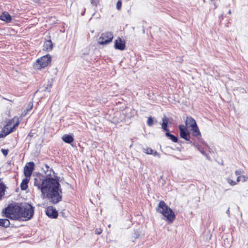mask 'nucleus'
<instances>
[{
	"instance_id": "obj_1",
	"label": "nucleus",
	"mask_w": 248,
	"mask_h": 248,
	"mask_svg": "<svg viewBox=\"0 0 248 248\" xmlns=\"http://www.w3.org/2000/svg\"><path fill=\"white\" fill-rule=\"evenodd\" d=\"M34 185L41 191L42 198H47L52 204H56L62 199V189L58 180L47 178L41 180L35 178Z\"/></svg>"
},
{
	"instance_id": "obj_2",
	"label": "nucleus",
	"mask_w": 248,
	"mask_h": 248,
	"mask_svg": "<svg viewBox=\"0 0 248 248\" xmlns=\"http://www.w3.org/2000/svg\"><path fill=\"white\" fill-rule=\"evenodd\" d=\"M156 211L162 215L163 219L168 224L172 223L175 219L176 216L174 212L163 201H160Z\"/></svg>"
},
{
	"instance_id": "obj_3",
	"label": "nucleus",
	"mask_w": 248,
	"mask_h": 248,
	"mask_svg": "<svg viewBox=\"0 0 248 248\" xmlns=\"http://www.w3.org/2000/svg\"><path fill=\"white\" fill-rule=\"evenodd\" d=\"M20 205H15L13 206H9L5 208L3 211L5 217L14 220L21 219L20 216Z\"/></svg>"
},
{
	"instance_id": "obj_4",
	"label": "nucleus",
	"mask_w": 248,
	"mask_h": 248,
	"mask_svg": "<svg viewBox=\"0 0 248 248\" xmlns=\"http://www.w3.org/2000/svg\"><path fill=\"white\" fill-rule=\"evenodd\" d=\"M18 124V118L15 117L2 128V131L0 133V138H4L10 133L12 132L14 129L17 126Z\"/></svg>"
},
{
	"instance_id": "obj_5",
	"label": "nucleus",
	"mask_w": 248,
	"mask_h": 248,
	"mask_svg": "<svg viewBox=\"0 0 248 248\" xmlns=\"http://www.w3.org/2000/svg\"><path fill=\"white\" fill-rule=\"evenodd\" d=\"M20 210V216L22 220H28L31 219L33 215V208L29 204H21Z\"/></svg>"
},
{
	"instance_id": "obj_6",
	"label": "nucleus",
	"mask_w": 248,
	"mask_h": 248,
	"mask_svg": "<svg viewBox=\"0 0 248 248\" xmlns=\"http://www.w3.org/2000/svg\"><path fill=\"white\" fill-rule=\"evenodd\" d=\"M51 62V57L50 55L43 56L38 59L34 64L33 67L36 69L40 70L47 66Z\"/></svg>"
},
{
	"instance_id": "obj_7",
	"label": "nucleus",
	"mask_w": 248,
	"mask_h": 248,
	"mask_svg": "<svg viewBox=\"0 0 248 248\" xmlns=\"http://www.w3.org/2000/svg\"><path fill=\"white\" fill-rule=\"evenodd\" d=\"M186 126L190 127L192 132V135L195 137L201 136V133L197 125L195 120L191 117L188 116L186 117Z\"/></svg>"
},
{
	"instance_id": "obj_8",
	"label": "nucleus",
	"mask_w": 248,
	"mask_h": 248,
	"mask_svg": "<svg viewBox=\"0 0 248 248\" xmlns=\"http://www.w3.org/2000/svg\"><path fill=\"white\" fill-rule=\"evenodd\" d=\"M113 38V34L111 32H106L101 34L98 43L101 45H106L110 43Z\"/></svg>"
},
{
	"instance_id": "obj_9",
	"label": "nucleus",
	"mask_w": 248,
	"mask_h": 248,
	"mask_svg": "<svg viewBox=\"0 0 248 248\" xmlns=\"http://www.w3.org/2000/svg\"><path fill=\"white\" fill-rule=\"evenodd\" d=\"M179 129L180 137L186 140L189 141L190 140V136L189 131L186 126L184 125H180Z\"/></svg>"
},
{
	"instance_id": "obj_10",
	"label": "nucleus",
	"mask_w": 248,
	"mask_h": 248,
	"mask_svg": "<svg viewBox=\"0 0 248 248\" xmlns=\"http://www.w3.org/2000/svg\"><path fill=\"white\" fill-rule=\"evenodd\" d=\"M34 166V164L33 162H30L27 163L24 170V175L26 177H30L33 170Z\"/></svg>"
},
{
	"instance_id": "obj_11",
	"label": "nucleus",
	"mask_w": 248,
	"mask_h": 248,
	"mask_svg": "<svg viewBox=\"0 0 248 248\" xmlns=\"http://www.w3.org/2000/svg\"><path fill=\"white\" fill-rule=\"evenodd\" d=\"M52 86V82L49 81L47 84L44 85L42 87L40 88V89H38L36 93H49L51 91Z\"/></svg>"
},
{
	"instance_id": "obj_12",
	"label": "nucleus",
	"mask_w": 248,
	"mask_h": 248,
	"mask_svg": "<svg viewBox=\"0 0 248 248\" xmlns=\"http://www.w3.org/2000/svg\"><path fill=\"white\" fill-rule=\"evenodd\" d=\"M125 44L124 41L119 37L115 41L114 48L116 49L123 50L125 48Z\"/></svg>"
},
{
	"instance_id": "obj_13",
	"label": "nucleus",
	"mask_w": 248,
	"mask_h": 248,
	"mask_svg": "<svg viewBox=\"0 0 248 248\" xmlns=\"http://www.w3.org/2000/svg\"><path fill=\"white\" fill-rule=\"evenodd\" d=\"M46 215L52 218H57L58 215L57 211L52 206L48 207L46 210Z\"/></svg>"
},
{
	"instance_id": "obj_14",
	"label": "nucleus",
	"mask_w": 248,
	"mask_h": 248,
	"mask_svg": "<svg viewBox=\"0 0 248 248\" xmlns=\"http://www.w3.org/2000/svg\"><path fill=\"white\" fill-rule=\"evenodd\" d=\"M0 19L7 23H9L11 22L12 18L8 12H4L2 13L1 15L0 16Z\"/></svg>"
},
{
	"instance_id": "obj_15",
	"label": "nucleus",
	"mask_w": 248,
	"mask_h": 248,
	"mask_svg": "<svg viewBox=\"0 0 248 248\" xmlns=\"http://www.w3.org/2000/svg\"><path fill=\"white\" fill-rule=\"evenodd\" d=\"M53 48V43L51 40L46 41L44 44V49L46 51H49L52 50Z\"/></svg>"
},
{
	"instance_id": "obj_16",
	"label": "nucleus",
	"mask_w": 248,
	"mask_h": 248,
	"mask_svg": "<svg viewBox=\"0 0 248 248\" xmlns=\"http://www.w3.org/2000/svg\"><path fill=\"white\" fill-rule=\"evenodd\" d=\"M29 178H30L26 177V178L24 179L21 183L20 187L22 190H25L27 189L28 186V184L29 182Z\"/></svg>"
},
{
	"instance_id": "obj_17",
	"label": "nucleus",
	"mask_w": 248,
	"mask_h": 248,
	"mask_svg": "<svg viewBox=\"0 0 248 248\" xmlns=\"http://www.w3.org/2000/svg\"><path fill=\"white\" fill-rule=\"evenodd\" d=\"M62 139L65 142L68 143H70L74 140L73 137L69 135H63L62 137Z\"/></svg>"
},
{
	"instance_id": "obj_18",
	"label": "nucleus",
	"mask_w": 248,
	"mask_h": 248,
	"mask_svg": "<svg viewBox=\"0 0 248 248\" xmlns=\"http://www.w3.org/2000/svg\"><path fill=\"white\" fill-rule=\"evenodd\" d=\"M10 225V221L8 219H0V226L8 227Z\"/></svg>"
},
{
	"instance_id": "obj_19",
	"label": "nucleus",
	"mask_w": 248,
	"mask_h": 248,
	"mask_svg": "<svg viewBox=\"0 0 248 248\" xmlns=\"http://www.w3.org/2000/svg\"><path fill=\"white\" fill-rule=\"evenodd\" d=\"M168 121H169L168 118L166 116L164 117L162 119L163 123L162 124V127L164 130L167 131H168L167 127V124L168 123Z\"/></svg>"
},
{
	"instance_id": "obj_20",
	"label": "nucleus",
	"mask_w": 248,
	"mask_h": 248,
	"mask_svg": "<svg viewBox=\"0 0 248 248\" xmlns=\"http://www.w3.org/2000/svg\"><path fill=\"white\" fill-rule=\"evenodd\" d=\"M166 136L168 137H169L170 139L173 142H177V138L175 136L170 134L169 132H167L166 133Z\"/></svg>"
},
{
	"instance_id": "obj_21",
	"label": "nucleus",
	"mask_w": 248,
	"mask_h": 248,
	"mask_svg": "<svg viewBox=\"0 0 248 248\" xmlns=\"http://www.w3.org/2000/svg\"><path fill=\"white\" fill-rule=\"evenodd\" d=\"M143 151L144 153L147 155H152L153 153V151L151 148L147 147L146 148H143Z\"/></svg>"
},
{
	"instance_id": "obj_22",
	"label": "nucleus",
	"mask_w": 248,
	"mask_h": 248,
	"mask_svg": "<svg viewBox=\"0 0 248 248\" xmlns=\"http://www.w3.org/2000/svg\"><path fill=\"white\" fill-rule=\"evenodd\" d=\"M5 190V186L3 185L0 184V198L4 194Z\"/></svg>"
},
{
	"instance_id": "obj_23",
	"label": "nucleus",
	"mask_w": 248,
	"mask_h": 248,
	"mask_svg": "<svg viewBox=\"0 0 248 248\" xmlns=\"http://www.w3.org/2000/svg\"><path fill=\"white\" fill-rule=\"evenodd\" d=\"M227 181L231 186H233L237 185V182L233 180H232L230 178H228L227 179Z\"/></svg>"
},
{
	"instance_id": "obj_24",
	"label": "nucleus",
	"mask_w": 248,
	"mask_h": 248,
	"mask_svg": "<svg viewBox=\"0 0 248 248\" xmlns=\"http://www.w3.org/2000/svg\"><path fill=\"white\" fill-rule=\"evenodd\" d=\"M147 124L150 126H152L153 124V120L151 117L148 118Z\"/></svg>"
},
{
	"instance_id": "obj_25",
	"label": "nucleus",
	"mask_w": 248,
	"mask_h": 248,
	"mask_svg": "<svg viewBox=\"0 0 248 248\" xmlns=\"http://www.w3.org/2000/svg\"><path fill=\"white\" fill-rule=\"evenodd\" d=\"M91 2L92 4H93L94 6H96L99 4V0H91Z\"/></svg>"
},
{
	"instance_id": "obj_26",
	"label": "nucleus",
	"mask_w": 248,
	"mask_h": 248,
	"mask_svg": "<svg viewBox=\"0 0 248 248\" xmlns=\"http://www.w3.org/2000/svg\"><path fill=\"white\" fill-rule=\"evenodd\" d=\"M243 172H244V171L242 170H236L235 171V173L236 175H237L238 176H240V175L242 174V173H243Z\"/></svg>"
},
{
	"instance_id": "obj_27",
	"label": "nucleus",
	"mask_w": 248,
	"mask_h": 248,
	"mask_svg": "<svg viewBox=\"0 0 248 248\" xmlns=\"http://www.w3.org/2000/svg\"><path fill=\"white\" fill-rule=\"evenodd\" d=\"M1 152H2V154H3V155L5 156H6L8 155V150L2 149H1Z\"/></svg>"
},
{
	"instance_id": "obj_28",
	"label": "nucleus",
	"mask_w": 248,
	"mask_h": 248,
	"mask_svg": "<svg viewBox=\"0 0 248 248\" xmlns=\"http://www.w3.org/2000/svg\"><path fill=\"white\" fill-rule=\"evenodd\" d=\"M152 155H153L154 156H157L159 158L160 157L159 154L156 151H154V150L153 151V153Z\"/></svg>"
},
{
	"instance_id": "obj_29",
	"label": "nucleus",
	"mask_w": 248,
	"mask_h": 248,
	"mask_svg": "<svg viewBox=\"0 0 248 248\" xmlns=\"http://www.w3.org/2000/svg\"><path fill=\"white\" fill-rule=\"evenodd\" d=\"M122 6V2L120 0H119L117 3V8L118 10H120Z\"/></svg>"
},
{
	"instance_id": "obj_30",
	"label": "nucleus",
	"mask_w": 248,
	"mask_h": 248,
	"mask_svg": "<svg viewBox=\"0 0 248 248\" xmlns=\"http://www.w3.org/2000/svg\"><path fill=\"white\" fill-rule=\"evenodd\" d=\"M102 229L99 228V229H96L95 231V234H100L102 233Z\"/></svg>"
},
{
	"instance_id": "obj_31",
	"label": "nucleus",
	"mask_w": 248,
	"mask_h": 248,
	"mask_svg": "<svg viewBox=\"0 0 248 248\" xmlns=\"http://www.w3.org/2000/svg\"><path fill=\"white\" fill-rule=\"evenodd\" d=\"M241 178H242V181L244 182L248 180V176L247 175H242Z\"/></svg>"
},
{
	"instance_id": "obj_32",
	"label": "nucleus",
	"mask_w": 248,
	"mask_h": 248,
	"mask_svg": "<svg viewBox=\"0 0 248 248\" xmlns=\"http://www.w3.org/2000/svg\"><path fill=\"white\" fill-rule=\"evenodd\" d=\"M197 149H198V150H199V151H200V152H201V153L203 155H206V154L205 152L204 151H203V150H201V149H200V148H199V147H197Z\"/></svg>"
},
{
	"instance_id": "obj_33",
	"label": "nucleus",
	"mask_w": 248,
	"mask_h": 248,
	"mask_svg": "<svg viewBox=\"0 0 248 248\" xmlns=\"http://www.w3.org/2000/svg\"><path fill=\"white\" fill-rule=\"evenodd\" d=\"M241 178H242V176H238L237 177V179H236V182H237V184L241 181Z\"/></svg>"
},
{
	"instance_id": "obj_34",
	"label": "nucleus",
	"mask_w": 248,
	"mask_h": 248,
	"mask_svg": "<svg viewBox=\"0 0 248 248\" xmlns=\"http://www.w3.org/2000/svg\"><path fill=\"white\" fill-rule=\"evenodd\" d=\"M45 167L47 169V170H48V169L49 168V167L48 166H47V165H45Z\"/></svg>"
},
{
	"instance_id": "obj_35",
	"label": "nucleus",
	"mask_w": 248,
	"mask_h": 248,
	"mask_svg": "<svg viewBox=\"0 0 248 248\" xmlns=\"http://www.w3.org/2000/svg\"><path fill=\"white\" fill-rule=\"evenodd\" d=\"M226 213L227 214H229V208L227 210V211H226Z\"/></svg>"
},
{
	"instance_id": "obj_36",
	"label": "nucleus",
	"mask_w": 248,
	"mask_h": 248,
	"mask_svg": "<svg viewBox=\"0 0 248 248\" xmlns=\"http://www.w3.org/2000/svg\"><path fill=\"white\" fill-rule=\"evenodd\" d=\"M108 228H110V224H109V225H108Z\"/></svg>"
},
{
	"instance_id": "obj_37",
	"label": "nucleus",
	"mask_w": 248,
	"mask_h": 248,
	"mask_svg": "<svg viewBox=\"0 0 248 248\" xmlns=\"http://www.w3.org/2000/svg\"><path fill=\"white\" fill-rule=\"evenodd\" d=\"M228 13H229V14H231V10H229Z\"/></svg>"
}]
</instances>
